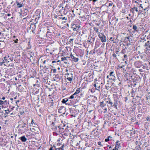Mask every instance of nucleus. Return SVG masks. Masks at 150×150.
Segmentation results:
<instances>
[{
	"mask_svg": "<svg viewBox=\"0 0 150 150\" xmlns=\"http://www.w3.org/2000/svg\"><path fill=\"white\" fill-rule=\"evenodd\" d=\"M19 139L23 142H25L26 141L27 139L25 136H23L20 137Z\"/></svg>",
	"mask_w": 150,
	"mask_h": 150,
	"instance_id": "9d476101",
	"label": "nucleus"
},
{
	"mask_svg": "<svg viewBox=\"0 0 150 150\" xmlns=\"http://www.w3.org/2000/svg\"><path fill=\"white\" fill-rule=\"evenodd\" d=\"M107 78H109L110 79L115 80V77L114 72L113 71L111 72L109 75L107 76Z\"/></svg>",
	"mask_w": 150,
	"mask_h": 150,
	"instance_id": "7ed1b4c3",
	"label": "nucleus"
},
{
	"mask_svg": "<svg viewBox=\"0 0 150 150\" xmlns=\"http://www.w3.org/2000/svg\"><path fill=\"white\" fill-rule=\"evenodd\" d=\"M36 24V23H35V24ZM34 27H35V28H36V25H34Z\"/></svg>",
	"mask_w": 150,
	"mask_h": 150,
	"instance_id": "052dcab7",
	"label": "nucleus"
},
{
	"mask_svg": "<svg viewBox=\"0 0 150 150\" xmlns=\"http://www.w3.org/2000/svg\"><path fill=\"white\" fill-rule=\"evenodd\" d=\"M119 143L118 142H116L115 146L113 150H118L119 148Z\"/></svg>",
	"mask_w": 150,
	"mask_h": 150,
	"instance_id": "9b49d317",
	"label": "nucleus"
},
{
	"mask_svg": "<svg viewBox=\"0 0 150 150\" xmlns=\"http://www.w3.org/2000/svg\"><path fill=\"white\" fill-rule=\"evenodd\" d=\"M4 104V102L0 100V105H3Z\"/></svg>",
	"mask_w": 150,
	"mask_h": 150,
	"instance_id": "7c9ffc66",
	"label": "nucleus"
},
{
	"mask_svg": "<svg viewBox=\"0 0 150 150\" xmlns=\"http://www.w3.org/2000/svg\"><path fill=\"white\" fill-rule=\"evenodd\" d=\"M135 10V9L134 8V7L133 8H131L130 9V11L132 13H134V11Z\"/></svg>",
	"mask_w": 150,
	"mask_h": 150,
	"instance_id": "5701e85b",
	"label": "nucleus"
},
{
	"mask_svg": "<svg viewBox=\"0 0 150 150\" xmlns=\"http://www.w3.org/2000/svg\"><path fill=\"white\" fill-rule=\"evenodd\" d=\"M96 86L97 85L96 84H95L94 85V86L96 88V89L98 90L100 89V86H99L97 87V88H96Z\"/></svg>",
	"mask_w": 150,
	"mask_h": 150,
	"instance_id": "b1692460",
	"label": "nucleus"
},
{
	"mask_svg": "<svg viewBox=\"0 0 150 150\" xmlns=\"http://www.w3.org/2000/svg\"><path fill=\"white\" fill-rule=\"evenodd\" d=\"M124 67V65H122V66H119V68H122Z\"/></svg>",
	"mask_w": 150,
	"mask_h": 150,
	"instance_id": "ea45409f",
	"label": "nucleus"
},
{
	"mask_svg": "<svg viewBox=\"0 0 150 150\" xmlns=\"http://www.w3.org/2000/svg\"><path fill=\"white\" fill-rule=\"evenodd\" d=\"M53 103H51L50 105L52 106H53Z\"/></svg>",
	"mask_w": 150,
	"mask_h": 150,
	"instance_id": "4d7b16f0",
	"label": "nucleus"
},
{
	"mask_svg": "<svg viewBox=\"0 0 150 150\" xmlns=\"http://www.w3.org/2000/svg\"><path fill=\"white\" fill-rule=\"evenodd\" d=\"M16 36H13V38H16Z\"/></svg>",
	"mask_w": 150,
	"mask_h": 150,
	"instance_id": "0e129e2a",
	"label": "nucleus"
},
{
	"mask_svg": "<svg viewBox=\"0 0 150 150\" xmlns=\"http://www.w3.org/2000/svg\"><path fill=\"white\" fill-rule=\"evenodd\" d=\"M36 75H37V73L35 71V72H34V74H33V76H31V77H32L33 78H34L35 77V79H37L38 78L36 76Z\"/></svg>",
	"mask_w": 150,
	"mask_h": 150,
	"instance_id": "a211bd4d",
	"label": "nucleus"
},
{
	"mask_svg": "<svg viewBox=\"0 0 150 150\" xmlns=\"http://www.w3.org/2000/svg\"><path fill=\"white\" fill-rule=\"evenodd\" d=\"M54 62H56L54 61H53L52 62V63H54Z\"/></svg>",
	"mask_w": 150,
	"mask_h": 150,
	"instance_id": "13d9d810",
	"label": "nucleus"
},
{
	"mask_svg": "<svg viewBox=\"0 0 150 150\" xmlns=\"http://www.w3.org/2000/svg\"><path fill=\"white\" fill-rule=\"evenodd\" d=\"M98 36L102 42H105L106 41V37L103 33H99Z\"/></svg>",
	"mask_w": 150,
	"mask_h": 150,
	"instance_id": "f03ea898",
	"label": "nucleus"
},
{
	"mask_svg": "<svg viewBox=\"0 0 150 150\" xmlns=\"http://www.w3.org/2000/svg\"><path fill=\"white\" fill-rule=\"evenodd\" d=\"M69 58V57H68L62 58V60L64 61L65 63L67 64L68 62V61H67V59H68Z\"/></svg>",
	"mask_w": 150,
	"mask_h": 150,
	"instance_id": "1a4fd4ad",
	"label": "nucleus"
},
{
	"mask_svg": "<svg viewBox=\"0 0 150 150\" xmlns=\"http://www.w3.org/2000/svg\"><path fill=\"white\" fill-rule=\"evenodd\" d=\"M42 57L40 58L39 59V60H38V61H39L41 63L42 62H43V61L42 60Z\"/></svg>",
	"mask_w": 150,
	"mask_h": 150,
	"instance_id": "bb28decb",
	"label": "nucleus"
},
{
	"mask_svg": "<svg viewBox=\"0 0 150 150\" xmlns=\"http://www.w3.org/2000/svg\"><path fill=\"white\" fill-rule=\"evenodd\" d=\"M56 149L55 148V149ZM54 147H51L50 149V150H54Z\"/></svg>",
	"mask_w": 150,
	"mask_h": 150,
	"instance_id": "79ce46f5",
	"label": "nucleus"
},
{
	"mask_svg": "<svg viewBox=\"0 0 150 150\" xmlns=\"http://www.w3.org/2000/svg\"><path fill=\"white\" fill-rule=\"evenodd\" d=\"M13 17H11V19H13Z\"/></svg>",
	"mask_w": 150,
	"mask_h": 150,
	"instance_id": "774afa93",
	"label": "nucleus"
},
{
	"mask_svg": "<svg viewBox=\"0 0 150 150\" xmlns=\"http://www.w3.org/2000/svg\"><path fill=\"white\" fill-rule=\"evenodd\" d=\"M148 6H147V7H146V8H144L143 9V10H144V11H148V10H147L148 8Z\"/></svg>",
	"mask_w": 150,
	"mask_h": 150,
	"instance_id": "2f4dec72",
	"label": "nucleus"
},
{
	"mask_svg": "<svg viewBox=\"0 0 150 150\" xmlns=\"http://www.w3.org/2000/svg\"><path fill=\"white\" fill-rule=\"evenodd\" d=\"M74 40L73 39H70L69 41V42H71L72 41H73Z\"/></svg>",
	"mask_w": 150,
	"mask_h": 150,
	"instance_id": "a18cd8bd",
	"label": "nucleus"
},
{
	"mask_svg": "<svg viewBox=\"0 0 150 150\" xmlns=\"http://www.w3.org/2000/svg\"><path fill=\"white\" fill-rule=\"evenodd\" d=\"M33 123H34V122H33V120H32V122H31V124H33Z\"/></svg>",
	"mask_w": 150,
	"mask_h": 150,
	"instance_id": "5fc2aeb1",
	"label": "nucleus"
},
{
	"mask_svg": "<svg viewBox=\"0 0 150 150\" xmlns=\"http://www.w3.org/2000/svg\"><path fill=\"white\" fill-rule=\"evenodd\" d=\"M7 15L8 16H11V14L8 13Z\"/></svg>",
	"mask_w": 150,
	"mask_h": 150,
	"instance_id": "8fccbe9b",
	"label": "nucleus"
},
{
	"mask_svg": "<svg viewBox=\"0 0 150 150\" xmlns=\"http://www.w3.org/2000/svg\"><path fill=\"white\" fill-rule=\"evenodd\" d=\"M4 60L7 62H9V60L12 61L13 59V58L10 57L9 56L5 57H4Z\"/></svg>",
	"mask_w": 150,
	"mask_h": 150,
	"instance_id": "20e7f679",
	"label": "nucleus"
},
{
	"mask_svg": "<svg viewBox=\"0 0 150 150\" xmlns=\"http://www.w3.org/2000/svg\"><path fill=\"white\" fill-rule=\"evenodd\" d=\"M134 8L135 9V10L137 12L138 11V10L137 8L136 7H134Z\"/></svg>",
	"mask_w": 150,
	"mask_h": 150,
	"instance_id": "f704fd0d",
	"label": "nucleus"
},
{
	"mask_svg": "<svg viewBox=\"0 0 150 150\" xmlns=\"http://www.w3.org/2000/svg\"><path fill=\"white\" fill-rule=\"evenodd\" d=\"M0 35H2V36H4V33L0 32Z\"/></svg>",
	"mask_w": 150,
	"mask_h": 150,
	"instance_id": "c03bdc74",
	"label": "nucleus"
},
{
	"mask_svg": "<svg viewBox=\"0 0 150 150\" xmlns=\"http://www.w3.org/2000/svg\"><path fill=\"white\" fill-rule=\"evenodd\" d=\"M18 8L22 7L23 6V4H21L19 3L18 2H16Z\"/></svg>",
	"mask_w": 150,
	"mask_h": 150,
	"instance_id": "ddd939ff",
	"label": "nucleus"
},
{
	"mask_svg": "<svg viewBox=\"0 0 150 150\" xmlns=\"http://www.w3.org/2000/svg\"><path fill=\"white\" fill-rule=\"evenodd\" d=\"M13 40L14 41L15 43H17L18 42V39H16L15 40Z\"/></svg>",
	"mask_w": 150,
	"mask_h": 150,
	"instance_id": "c756f323",
	"label": "nucleus"
},
{
	"mask_svg": "<svg viewBox=\"0 0 150 150\" xmlns=\"http://www.w3.org/2000/svg\"><path fill=\"white\" fill-rule=\"evenodd\" d=\"M19 100H17V101H16V105H17V106L18 107V105H17V103H19Z\"/></svg>",
	"mask_w": 150,
	"mask_h": 150,
	"instance_id": "c9c22d12",
	"label": "nucleus"
},
{
	"mask_svg": "<svg viewBox=\"0 0 150 150\" xmlns=\"http://www.w3.org/2000/svg\"><path fill=\"white\" fill-rule=\"evenodd\" d=\"M117 38L115 37L114 38L111 37L110 38V40L112 42H115L117 41Z\"/></svg>",
	"mask_w": 150,
	"mask_h": 150,
	"instance_id": "f8f14e48",
	"label": "nucleus"
},
{
	"mask_svg": "<svg viewBox=\"0 0 150 150\" xmlns=\"http://www.w3.org/2000/svg\"><path fill=\"white\" fill-rule=\"evenodd\" d=\"M68 75L67 77H69L73 78V75L72 74H69L67 73V74H66V75Z\"/></svg>",
	"mask_w": 150,
	"mask_h": 150,
	"instance_id": "dca6fc26",
	"label": "nucleus"
},
{
	"mask_svg": "<svg viewBox=\"0 0 150 150\" xmlns=\"http://www.w3.org/2000/svg\"><path fill=\"white\" fill-rule=\"evenodd\" d=\"M118 51H117L116 52V54H118Z\"/></svg>",
	"mask_w": 150,
	"mask_h": 150,
	"instance_id": "e2e57ef3",
	"label": "nucleus"
},
{
	"mask_svg": "<svg viewBox=\"0 0 150 150\" xmlns=\"http://www.w3.org/2000/svg\"><path fill=\"white\" fill-rule=\"evenodd\" d=\"M5 98H6L4 97H3L2 98H0V99L3 100H4L5 99Z\"/></svg>",
	"mask_w": 150,
	"mask_h": 150,
	"instance_id": "37998d69",
	"label": "nucleus"
},
{
	"mask_svg": "<svg viewBox=\"0 0 150 150\" xmlns=\"http://www.w3.org/2000/svg\"><path fill=\"white\" fill-rule=\"evenodd\" d=\"M63 145L62 146V148H57V149H56V150H57V149L61 150H64V149L63 148Z\"/></svg>",
	"mask_w": 150,
	"mask_h": 150,
	"instance_id": "c85d7f7f",
	"label": "nucleus"
},
{
	"mask_svg": "<svg viewBox=\"0 0 150 150\" xmlns=\"http://www.w3.org/2000/svg\"><path fill=\"white\" fill-rule=\"evenodd\" d=\"M106 102L108 104L107 105L110 108L113 106V103L110 99H109L108 100L106 101Z\"/></svg>",
	"mask_w": 150,
	"mask_h": 150,
	"instance_id": "39448f33",
	"label": "nucleus"
},
{
	"mask_svg": "<svg viewBox=\"0 0 150 150\" xmlns=\"http://www.w3.org/2000/svg\"><path fill=\"white\" fill-rule=\"evenodd\" d=\"M4 102V105H6L7 104L9 103V101L8 100H6L4 101H3Z\"/></svg>",
	"mask_w": 150,
	"mask_h": 150,
	"instance_id": "aec40b11",
	"label": "nucleus"
},
{
	"mask_svg": "<svg viewBox=\"0 0 150 150\" xmlns=\"http://www.w3.org/2000/svg\"><path fill=\"white\" fill-rule=\"evenodd\" d=\"M117 101H115L114 102V104H113V106L116 109H117Z\"/></svg>",
	"mask_w": 150,
	"mask_h": 150,
	"instance_id": "4468645a",
	"label": "nucleus"
},
{
	"mask_svg": "<svg viewBox=\"0 0 150 150\" xmlns=\"http://www.w3.org/2000/svg\"><path fill=\"white\" fill-rule=\"evenodd\" d=\"M106 105V104L103 103V102H101L100 103V106L101 107H104Z\"/></svg>",
	"mask_w": 150,
	"mask_h": 150,
	"instance_id": "412c9836",
	"label": "nucleus"
},
{
	"mask_svg": "<svg viewBox=\"0 0 150 150\" xmlns=\"http://www.w3.org/2000/svg\"><path fill=\"white\" fill-rule=\"evenodd\" d=\"M140 7H141L143 9L144 8H145L146 7H145L144 6H142V4H141L140 5Z\"/></svg>",
	"mask_w": 150,
	"mask_h": 150,
	"instance_id": "58836bf2",
	"label": "nucleus"
},
{
	"mask_svg": "<svg viewBox=\"0 0 150 150\" xmlns=\"http://www.w3.org/2000/svg\"><path fill=\"white\" fill-rule=\"evenodd\" d=\"M80 92V88H78L76 92L74 93V95H76L79 93Z\"/></svg>",
	"mask_w": 150,
	"mask_h": 150,
	"instance_id": "2eb2a0df",
	"label": "nucleus"
},
{
	"mask_svg": "<svg viewBox=\"0 0 150 150\" xmlns=\"http://www.w3.org/2000/svg\"><path fill=\"white\" fill-rule=\"evenodd\" d=\"M9 112H6L5 113V115H6V114H7Z\"/></svg>",
	"mask_w": 150,
	"mask_h": 150,
	"instance_id": "864d4df0",
	"label": "nucleus"
},
{
	"mask_svg": "<svg viewBox=\"0 0 150 150\" xmlns=\"http://www.w3.org/2000/svg\"><path fill=\"white\" fill-rule=\"evenodd\" d=\"M13 65H14L13 64V65H11V67H13Z\"/></svg>",
	"mask_w": 150,
	"mask_h": 150,
	"instance_id": "338daca9",
	"label": "nucleus"
},
{
	"mask_svg": "<svg viewBox=\"0 0 150 150\" xmlns=\"http://www.w3.org/2000/svg\"><path fill=\"white\" fill-rule=\"evenodd\" d=\"M46 61L45 60H44L43 61V64H45L46 62Z\"/></svg>",
	"mask_w": 150,
	"mask_h": 150,
	"instance_id": "de8ad7c7",
	"label": "nucleus"
},
{
	"mask_svg": "<svg viewBox=\"0 0 150 150\" xmlns=\"http://www.w3.org/2000/svg\"><path fill=\"white\" fill-rule=\"evenodd\" d=\"M145 46H146V49L148 50H150V42L148 41L147 42L145 43Z\"/></svg>",
	"mask_w": 150,
	"mask_h": 150,
	"instance_id": "423d86ee",
	"label": "nucleus"
},
{
	"mask_svg": "<svg viewBox=\"0 0 150 150\" xmlns=\"http://www.w3.org/2000/svg\"><path fill=\"white\" fill-rule=\"evenodd\" d=\"M35 28H34V29H33H33H32V32H33V33H35V31H35Z\"/></svg>",
	"mask_w": 150,
	"mask_h": 150,
	"instance_id": "a19ab883",
	"label": "nucleus"
},
{
	"mask_svg": "<svg viewBox=\"0 0 150 150\" xmlns=\"http://www.w3.org/2000/svg\"><path fill=\"white\" fill-rule=\"evenodd\" d=\"M112 55L113 57H116V56H117L116 55L115 53L113 54H112Z\"/></svg>",
	"mask_w": 150,
	"mask_h": 150,
	"instance_id": "e433bc0d",
	"label": "nucleus"
},
{
	"mask_svg": "<svg viewBox=\"0 0 150 150\" xmlns=\"http://www.w3.org/2000/svg\"><path fill=\"white\" fill-rule=\"evenodd\" d=\"M25 125H26L25 123L24 124V125H19L18 126V131L19 132V133H22L25 131L27 127Z\"/></svg>",
	"mask_w": 150,
	"mask_h": 150,
	"instance_id": "f257e3e1",
	"label": "nucleus"
},
{
	"mask_svg": "<svg viewBox=\"0 0 150 150\" xmlns=\"http://www.w3.org/2000/svg\"><path fill=\"white\" fill-rule=\"evenodd\" d=\"M67 79L69 81H72L73 78L69 77H67Z\"/></svg>",
	"mask_w": 150,
	"mask_h": 150,
	"instance_id": "4be33fe9",
	"label": "nucleus"
},
{
	"mask_svg": "<svg viewBox=\"0 0 150 150\" xmlns=\"http://www.w3.org/2000/svg\"><path fill=\"white\" fill-rule=\"evenodd\" d=\"M98 144L99 145H100V144H101V142H98Z\"/></svg>",
	"mask_w": 150,
	"mask_h": 150,
	"instance_id": "3c124183",
	"label": "nucleus"
},
{
	"mask_svg": "<svg viewBox=\"0 0 150 150\" xmlns=\"http://www.w3.org/2000/svg\"><path fill=\"white\" fill-rule=\"evenodd\" d=\"M93 29H94V30L96 32H98V29L97 28H96V27H94Z\"/></svg>",
	"mask_w": 150,
	"mask_h": 150,
	"instance_id": "393cba45",
	"label": "nucleus"
},
{
	"mask_svg": "<svg viewBox=\"0 0 150 150\" xmlns=\"http://www.w3.org/2000/svg\"><path fill=\"white\" fill-rule=\"evenodd\" d=\"M5 62H6L5 60H4V59L3 61V62H1L0 63L1 64V65H2V64H3Z\"/></svg>",
	"mask_w": 150,
	"mask_h": 150,
	"instance_id": "4c0bfd02",
	"label": "nucleus"
},
{
	"mask_svg": "<svg viewBox=\"0 0 150 150\" xmlns=\"http://www.w3.org/2000/svg\"><path fill=\"white\" fill-rule=\"evenodd\" d=\"M59 18L62 19V20L64 19L65 20H66L67 19V18H65V17L63 16V15H61L60 16V17H59Z\"/></svg>",
	"mask_w": 150,
	"mask_h": 150,
	"instance_id": "6ab92c4d",
	"label": "nucleus"
},
{
	"mask_svg": "<svg viewBox=\"0 0 150 150\" xmlns=\"http://www.w3.org/2000/svg\"><path fill=\"white\" fill-rule=\"evenodd\" d=\"M37 85H37V84H34L33 85V86H36Z\"/></svg>",
	"mask_w": 150,
	"mask_h": 150,
	"instance_id": "603ef678",
	"label": "nucleus"
},
{
	"mask_svg": "<svg viewBox=\"0 0 150 150\" xmlns=\"http://www.w3.org/2000/svg\"><path fill=\"white\" fill-rule=\"evenodd\" d=\"M68 100V99H67L66 100L65 99H63L62 100V102L63 103H65L66 102H67Z\"/></svg>",
	"mask_w": 150,
	"mask_h": 150,
	"instance_id": "a878e982",
	"label": "nucleus"
},
{
	"mask_svg": "<svg viewBox=\"0 0 150 150\" xmlns=\"http://www.w3.org/2000/svg\"><path fill=\"white\" fill-rule=\"evenodd\" d=\"M104 110H105V111H104V112L105 113L107 111V108H105Z\"/></svg>",
	"mask_w": 150,
	"mask_h": 150,
	"instance_id": "49530a36",
	"label": "nucleus"
},
{
	"mask_svg": "<svg viewBox=\"0 0 150 150\" xmlns=\"http://www.w3.org/2000/svg\"><path fill=\"white\" fill-rule=\"evenodd\" d=\"M23 113V112H21L20 114L22 115Z\"/></svg>",
	"mask_w": 150,
	"mask_h": 150,
	"instance_id": "6e6d98bb",
	"label": "nucleus"
},
{
	"mask_svg": "<svg viewBox=\"0 0 150 150\" xmlns=\"http://www.w3.org/2000/svg\"><path fill=\"white\" fill-rule=\"evenodd\" d=\"M133 29L136 31H138V28L135 25H134L132 28Z\"/></svg>",
	"mask_w": 150,
	"mask_h": 150,
	"instance_id": "f3484780",
	"label": "nucleus"
},
{
	"mask_svg": "<svg viewBox=\"0 0 150 150\" xmlns=\"http://www.w3.org/2000/svg\"><path fill=\"white\" fill-rule=\"evenodd\" d=\"M75 95H74V94L73 95H72V96H71L70 97V98H71V99H73V98H74V96Z\"/></svg>",
	"mask_w": 150,
	"mask_h": 150,
	"instance_id": "473e14b6",
	"label": "nucleus"
},
{
	"mask_svg": "<svg viewBox=\"0 0 150 150\" xmlns=\"http://www.w3.org/2000/svg\"><path fill=\"white\" fill-rule=\"evenodd\" d=\"M11 18H8V20H9V21H10V20H11Z\"/></svg>",
	"mask_w": 150,
	"mask_h": 150,
	"instance_id": "680f3d73",
	"label": "nucleus"
},
{
	"mask_svg": "<svg viewBox=\"0 0 150 150\" xmlns=\"http://www.w3.org/2000/svg\"><path fill=\"white\" fill-rule=\"evenodd\" d=\"M70 56L71 58L73 59V61L75 62H77L78 61L79 59L78 58L75 57L72 54H71Z\"/></svg>",
	"mask_w": 150,
	"mask_h": 150,
	"instance_id": "0eeeda50",
	"label": "nucleus"
},
{
	"mask_svg": "<svg viewBox=\"0 0 150 150\" xmlns=\"http://www.w3.org/2000/svg\"><path fill=\"white\" fill-rule=\"evenodd\" d=\"M147 38L148 39H150V33H149V35L147 36Z\"/></svg>",
	"mask_w": 150,
	"mask_h": 150,
	"instance_id": "72a5a7b5",
	"label": "nucleus"
},
{
	"mask_svg": "<svg viewBox=\"0 0 150 150\" xmlns=\"http://www.w3.org/2000/svg\"><path fill=\"white\" fill-rule=\"evenodd\" d=\"M32 91V94L35 95L38 93V89L36 88H33Z\"/></svg>",
	"mask_w": 150,
	"mask_h": 150,
	"instance_id": "6e6552de",
	"label": "nucleus"
},
{
	"mask_svg": "<svg viewBox=\"0 0 150 150\" xmlns=\"http://www.w3.org/2000/svg\"><path fill=\"white\" fill-rule=\"evenodd\" d=\"M111 138H112L111 137L109 136V137L108 138L105 139V142H108L110 140V139H111Z\"/></svg>",
	"mask_w": 150,
	"mask_h": 150,
	"instance_id": "cd10ccee",
	"label": "nucleus"
},
{
	"mask_svg": "<svg viewBox=\"0 0 150 150\" xmlns=\"http://www.w3.org/2000/svg\"><path fill=\"white\" fill-rule=\"evenodd\" d=\"M124 57L125 58H126V57H127V56L126 55V54H125L124 56Z\"/></svg>",
	"mask_w": 150,
	"mask_h": 150,
	"instance_id": "09e8293b",
	"label": "nucleus"
},
{
	"mask_svg": "<svg viewBox=\"0 0 150 150\" xmlns=\"http://www.w3.org/2000/svg\"><path fill=\"white\" fill-rule=\"evenodd\" d=\"M13 137V136H11V138H12Z\"/></svg>",
	"mask_w": 150,
	"mask_h": 150,
	"instance_id": "69168bd1",
	"label": "nucleus"
},
{
	"mask_svg": "<svg viewBox=\"0 0 150 150\" xmlns=\"http://www.w3.org/2000/svg\"><path fill=\"white\" fill-rule=\"evenodd\" d=\"M125 63L126 64H127V62L126 61H125Z\"/></svg>",
	"mask_w": 150,
	"mask_h": 150,
	"instance_id": "bf43d9fd",
	"label": "nucleus"
}]
</instances>
